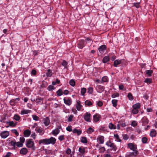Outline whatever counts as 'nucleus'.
I'll return each instance as SVG.
<instances>
[{
    "instance_id": "obj_36",
    "label": "nucleus",
    "mask_w": 157,
    "mask_h": 157,
    "mask_svg": "<svg viewBox=\"0 0 157 157\" xmlns=\"http://www.w3.org/2000/svg\"><path fill=\"white\" fill-rule=\"evenodd\" d=\"M114 137L115 139H116V140L117 142H120L121 141V140L120 139L119 136L117 134L114 135Z\"/></svg>"
},
{
    "instance_id": "obj_27",
    "label": "nucleus",
    "mask_w": 157,
    "mask_h": 157,
    "mask_svg": "<svg viewBox=\"0 0 157 157\" xmlns=\"http://www.w3.org/2000/svg\"><path fill=\"white\" fill-rule=\"evenodd\" d=\"M156 132L155 130H152L150 133V136L151 137L155 136L156 135Z\"/></svg>"
},
{
    "instance_id": "obj_16",
    "label": "nucleus",
    "mask_w": 157,
    "mask_h": 157,
    "mask_svg": "<svg viewBox=\"0 0 157 157\" xmlns=\"http://www.w3.org/2000/svg\"><path fill=\"white\" fill-rule=\"evenodd\" d=\"M66 153L67 154L66 156L67 157H72V154L71 153V150L70 148H68L66 151ZM65 156H66V155H65Z\"/></svg>"
},
{
    "instance_id": "obj_1",
    "label": "nucleus",
    "mask_w": 157,
    "mask_h": 157,
    "mask_svg": "<svg viewBox=\"0 0 157 157\" xmlns=\"http://www.w3.org/2000/svg\"><path fill=\"white\" fill-rule=\"evenodd\" d=\"M56 140V139L55 138L51 137L48 139H45L40 140H39V143L40 144H54L55 143Z\"/></svg>"
},
{
    "instance_id": "obj_49",
    "label": "nucleus",
    "mask_w": 157,
    "mask_h": 157,
    "mask_svg": "<svg viewBox=\"0 0 157 157\" xmlns=\"http://www.w3.org/2000/svg\"><path fill=\"white\" fill-rule=\"evenodd\" d=\"M46 75L49 77H50L52 75V73L50 69L48 70Z\"/></svg>"
},
{
    "instance_id": "obj_25",
    "label": "nucleus",
    "mask_w": 157,
    "mask_h": 157,
    "mask_svg": "<svg viewBox=\"0 0 157 157\" xmlns=\"http://www.w3.org/2000/svg\"><path fill=\"white\" fill-rule=\"evenodd\" d=\"M78 151L80 153L83 155L85 152V149L83 147H80L79 148Z\"/></svg>"
},
{
    "instance_id": "obj_46",
    "label": "nucleus",
    "mask_w": 157,
    "mask_h": 157,
    "mask_svg": "<svg viewBox=\"0 0 157 157\" xmlns=\"http://www.w3.org/2000/svg\"><path fill=\"white\" fill-rule=\"evenodd\" d=\"M108 81V78L107 76H104L101 78V81L103 82H106Z\"/></svg>"
},
{
    "instance_id": "obj_7",
    "label": "nucleus",
    "mask_w": 157,
    "mask_h": 157,
    "mask_svg": "<svg viewBox=\"0 0 157 157\" xmlns=\"http://www.w3.org/2000/svg\"><path fill=\"white\" fill-rule=\"evenodd\" d=\"M106 144L108 147H111L114 151L116 150L117 149L116 146L113 143H112L110 141L107 142Z\"/></svg>"
},
{
    "instance_id": "obj_55",
    "label": "nucleus",
    "mask_w": 157,
    "mask_h": 157,
    "mask_svg": "<svg viewBox=\"0 0 157 157\" xmlns=\"http://www.w3.org/2000/svg\"><path fill=\"white\" fill-rule=\"evenodd\" d=\"M140 2H136L134 3V6L137 8L140 7Z\"/></svg>"
},
{
    "instance_id": "obj_29",
    "label": "nucleus",
    "mask_w": 157,
    "mask_h": 157,
    "mask_svg": "<svg viewBox=\"0 0 157 157\" xmlns=\"http://www.w3.org/2000/svg\"><path fill=\"white\" fill-rule=\"evenodd\" d=\"M140 106V103H138L134 104L133 106V108L136 109H139Z\"/></svg>"
},
{
    "instance_id": "obj_19",
    "label": "nucleus",
    "mask_w": 157,
    "mask_h": 157,
    "mask_svg": "<svg viewBox=\"0 0 157 157\" xmlns=\"http://www.w3.org/2000/svg\"><path fill=\"white\" fill-rule=\"evenodd\" d=\"M82 106L81 105L80 102L79 100L77 101V103L76 104V107L77 109L78 110H80L81 109Z\"/></svg>"
},
{
    "instance_id": "obj_18",
    "label": "nucleus",
    "mask_w": 157,
    "mask_h": 157,
    "mask_svg": "<svg viewBox=\"0 0 157 157\" xmlns=\"http://www.w3.org/2000/svg\"><path fill=\"white\" fill-rule=\"evenodd\" d=\"M31 110L28 109H23L21 111L20 114L21 115L26 114L30 113Z\"/></svg>"
},
{
    "instance_id": "obj_17",
    "label": "nucleus",
    "mask_w": 157,
    "mask_h": 157,
    "mask_svg": "<svg viewBox=\"0 0 157 157\" xmlns=\"http://www.w3.org/2000/svg\"><path fill=\"white\" fill-rule=\"evenodd\" d=\"M27 149L25 147L21 148L20 151V153L22 155H25L28 152Z\"/></svg>"
},
{
    "instance_id": "obj_23",
    "label": "nucleus",
    "mask_w": 157,
    "mask_h": 157,
    "mask_svg": "<svg viewBox=\"0 0 157 157\" xmlns=\"http://www.w3.org/2000/svg\"><path fill=\"white\" fill-rule=\"evenodd\" d=\"M31 132L29 130H25L24 132V134L25 137H29L30 134Z\"/></svg>"
},
{
    "instance_id": "obj_51",
    "label": "nucleus",
    "mask_w": 157,
    "mask_h": 157,
    "mask_svg": "<svg viewBox=\"0 0 157 157\" xmlns=\"http://www.w3.org/2000/svg\"><path fill=\"white\" fill-rule=\"evenodd\" d=\"M128 97L129 99L130 100H132L133 99V97L131 93H129L128 94Z\"/></svg>"
},
{
    "instance_id": "obj_47",
    "label": "nucleus",
    "mask_w": 157,
    "mask_h": 157,
    "mask_svg": "<svg viewBox=\"0 0 157 157\" xmlns=\"http://www.w3.org/2000/svg\"><path fill=\"white\" fill-rule=\"evenodd\" d=\"M138 112V109H134L133 108V109L132 110V113L134 114H136Z\"/></svg>"
},
{
    "instance_id": "obj_63",
    "label": "nucleus",
    "mask_w": 157,
    "mask_h": 157,
    "mask_svg": "<svg viewBox=\"0 0 157 157\" xmlns=\"http://www.w3.org/2000/svg\"><path fill=\"white\" fill-rule=\"evenodd\" d=\"M11 153L10 152H7L3 157H9L11 155Z\"/></svg>"
},
{
    "instance_id": "obj_9",
    "label": "nucleus",
    "mask_w": 157,
    "mask_h": 157,
    "mask_svg": "<svg viewBox=\"0 0 157 157\" xmlns=\"http://www.w3.org/2000/svg\"><path fill=\"white\" fill-rule=\"evenodd\" d=\"M90 113L87 112L84 115V119L86 121L90 122L91 121L90 118Z\"/></svg>"
},
{
    "instance_id": "obj_11",
    "label": "nucleus",
    "mask_w": 157,
    "mask_h": 157,
    "mask_svg": "<svg viewBox=\"0 0 157 157\" xmlns=\"http://www.w3.org/2000/svg\"><path fill=\"white\" fill-rule=\"evenodd\" d=\"M43 122L45 126H48L50 123V121L48 117L44 118L43 119Z\"/></svg>"
},
{
    "instance_id": "obj_56",
    "label": "nucleus",
    "mask_w": 157,
    "mask_h": 157,
    "mask_svg": "<svg viewBox=\"0 0 157 157\" xmlns=\"http://www.w3.org/2000/svg\"><path fill=\"white\" fill-rule=\"evenodd\" d=\"M20 142L22 143V144H23L25 141V139L23 136L21 137L20 138Z\"/></svg>"
},
{
    "instance_id": "obj_37",
    "label": "nucleus",
    "mask_w": 157,
    "mask_h": 157,
    "mask_svg": "<svg viewBox=\"0 0 157 157\" xmlns=\"http://www.w3.org/2000/svg\"><path fill=\"white\" fill-rule=\"evenodd\" d=\"M109 128L110 129H115L116 128V126L111 123H109Z\"/></svg>"
},
{
    "instance_id": "obj_15",
    "label": "nucleus",
    "mask_w": 157,
    "mask_h": 157,
    "mask_svg": "<svg viewBox=\"0 0 157 157\" xmlns=\"http://www.w3.org/2000/svg\"><path fill=\"white\" fill-rule=\"evenodd\" d=\"M100 118V116L99 114H95L93 116V121L95 122H97L99 121Z\"/></svg>"
},
{
    "instance_id": "obj_20",
    "label": "nucleus",
    "mask_w": 157,
    "mask_h": 157,
    "mask_svg": "<svg viewBox=\"0 0 157 157\" xmlns=\"http://www.w3.org/2000/svg\"><path fill=\"white\" fill-rule=\"evenodd\" d=\"M106 49V46L105 45L101 46L99 48V51L101 53H102Z\"/></svg>"
},
{
    "instance_id": "obj_42",
    "label": "nucleus",
    "mask_w": 157,
    "mask_h": 157,
    "mask_svg": "<svg viewBox=\"0 0 157 157\" xmlns=\"http://www.w3.org/2000/svg\"><path fill=\"white\" fill-rule=\"evenodd\" d=\"M70 84L72 86H74L75 85V81L73 79L70 80L69 82Z\"/></svg>"
},
{
    "instance_id": "obj_33",
    "label": "nucleus",
    "mask_w": 157,
    "mask_h": 157,
    "mask_svg": "<svg viewBox=\"0 0 157 157\" xmlns=\"http://www.w3.org/2000/svg\"><path fill=\"white\" fill-rule=\"evenodd\" d=\"M55 89L54 87L51 85H50L47 88V90L49 91H52Z\"/></svg>"
},
{
    "instance_id": "obj_30",
    "label": "nucleus",
    "mask_w": 157,
    "mask_h": 157,
    "mask_svg": "<svg viewBox=\"0 0 157 157\" xmlns=\"http://www.w3.org/2000/svg\"><path fill=\"white\" fill-rule=\"evenodd\" d=\"M144 81L147 84H150L152 82V79L151 78H145Z\"/></svg>"
},
{
    "instance_id": "obj_26",
    "label": "nucleus",
    "mask_w": 157,
    "mask_h": 157,
    "mask_svg": "<svg viewBox=\"0 0 157 157\" xmlns=\"http://www.w3.org/2000/svg\"><path fill=\"white\" fill-rule=\"evenodd\" d=\"M73 132V133H76L78 135H79L81 134L82 132L79 129H77L76 128L74 129Z\"/></svg>"
},
{
    "instance_id": "obj_48",
    "label": "nucleus",
    "mask_w": 157,
    "mask_h": 157,
    "mask_svg": "<svg viewBox=\"0 0 157 157\" xmlns=\"http://www.w3.org/2000/svg\"><path fill=\"white\" fill-rule=\"evenodd\" d=\"M11 132L15 134V135L17 136L19 135V133L16 129H12L11 130Z\"/></svg>"
},
{
    "instance_id": "obj_59",
    "label": "nucleus",
    "mask_w": 157,
    "mask_h": 157,
    "mask_svg": "<svg viewBox=\"0 0 157 157\" xmlns=\"http://www.w3.org/2000/svg\"><path fill=\"white\" fill-rule=\"evenodd\" d=\"M66 130L69 132H71L72 131V127L71 126H68L66 128Z\"/></svg>"
},
{
    "instance_id": "obj_62",
    "label": "nucleus",
    "mask_w": 157,
    "mask_h": 157,
    "mask_svg": "<svg viewBox=\"0 0 157 157\" xmlns=\"http://www.w3.org/2000/svg\"><path fill=\"white\" fill-rule=\"evenodd\" d=\"M137 125V123L135 121H133L132 123V125L133 126L135 127Z\"/></svg>"
},
{
    "instance_id": "obj_31",
    "label": "nucleus",
    "mask_w": 157,
    "mask_h": 157,
    "mask_svg": "<svg viewBox=\"0 0 157 157\" xmlns=\"http://www.w3.org/2000/svg\"><path fill=\"white\" fill-rule=\"evenodd\" d=\"M42 100L41 98H38L36 99L35 101L37 104H40L42 102Z\"/></svg>"
},
{
    "instance_id": "obj_64",
    "label": "nucleus",
    "mask_w": 157,
    "mask_h": 157,
    "mask_svg": "<svg viewBox=\"0 0 157 157\" xmlns=\"http://www.w3.org/2000/svg\"><path fill=\"white\" fill-rule=\"evenodd\" d=\"M128 138V137L127 135H124L123 136V139L125 140H127Z\"/></svg>"
},
{
    "instance_id": "obj_58",
    "label": "nucleus",
    "mask_w": 157,
    "mask_h": 157,
    "mask_svg": "<svg viewBox=\"0 0 157 157\" xmlns=\"http://www.w3.org/2000/svg\"><path fill=\"white\" fill-rule=\"evenodd\" d=\"M119 96V94L118 93H115L113 94L112 96V97L113 98H114Z\"/></svg>"
},
{
    "instance_id": "obj_22",
    "label": "nucleus",
    "mask_w": 157,
    "mask_h": 157,
    "mask_svg": "<svg viewBox=\"0 0 157 157\" xmlns=\"http://www.w3.org/2000/svg\"><path fill=\"white\" fill-rule=\"evenodd\" d=\"M153 71L152 70H147L145 71V75L147 77H150L151 76Z\"/></svg>"
},
{
    "instance_id": "obj_54",
    "label": "nucleus",
    "mask_w": 157,
    "mask_h": 157,
    "mask_svg": "<svg viewBox=\"0 0 157 157\" xmlns=\"http://www.w3.org/2000/svg\"><path fill=\"white\" fill-rule=\"evenodd\" d=\"M147 138L145 137H143L142 139V141L143 143H146L147 141Z\"/></svg>"
},
{
    "instance_id": "obj_4",
    "label": "nucleus",
    "mask_w": 157,
    "mask_h": 157,
    "mask_svg": "<svg viewBox=\"0 0 157 157\" xmlns=\"http://www.w3.org/2000/svg\"><path fill=\"white\" fill-rule=\"evenodd\" d=\"M137 154V151H135L132 152H128L125 156V157H134Z\"/></svg>"
},
{
    "instance_id": "obj_12",
    "label": "nucleus",
    "mask_w": 157,
    "mask_h": 157,
    "mask_svg": "<svg viewBox=\"0 0 157 157\" xmlns=\"http://www.w3.org/2000/svg\"><path fill=\"white\" fill-rule=\"evenodd\" d=\"M97 140L98 142L100 144H102L104 142V137L102 136H99Z\"/></svg>"
},
{
    "instance_id": "obj_57",
    "label": "nucleus",
    "mask_w": 157,
    "mask_h": 157,
    "mask_svg": "<svg viewBox=\"0 0 157 157\" xmlns=\"http://www.w3.org/2000/svg\"><path fill=\"white\" fill-rule=\"evenodd\" d=\"M64 139V135H62L58 137V139L60 141H62Z\"/></svg>"
},
{
    "instance_id": "obj_28",
    "label": "nucleus",
    "mask_w": 157,
    "mask_h": 157,
    "mask_svg": "<svg viewBox=\"0 0 157 157\" xmlns=\"http://www.w3.org/2000/svg\"><path fill=\"white\" fill-rule=\"evenodd\" d=\"M109 59L108 56H105L103 59L102 61L103 63H106L109 61Z\"/></svg>"
},
{
    "instance_id": "obj_44",
    "label": "nucleus",
    "mask_w": 157,
    "mask_h": 157,
    "mask_svg": "<svg viewBox=\"0 0 157 157\" xmlns=\"http://www.w3.org/2000/svg\"><path fill=\"white\" fill-rule=\"evenodd\" d=\"M105 151V149L104 147H100L99 149V151L100 153H103Z\"/></svg>"
},
{
    "instance_id": "obj_2",
    "label": "nucleus",
    "mask_w": 157,
    "mask_h": 157,
    "mask_svg": "<svg viewBox=\"0 0 157 157\" xmlns=\"http://www.w3.org/2000/svg\"><path fill=\"white\" fill-rule=\"evenodd\" d=\"M26 145L28 148H31L33 150H35V147L34 146V143L31 139H29L26 140Z\"/></svg>"
},
{
    "instance_id": "obj_14",
    "label": "nucleus",
    "mask_w": 157,
    "mask_h": 157,
    "mask_svg": "<svg viewBox=\"0 0 157 157\" xmlns=\"http://www.w3.org/2000/svg\"><path fill=\"white\" fill-rule=\"evenodd\" d=\"M7 124H8V126H6V128H8L9 126L14 127L16 126V123H14L13 121H7L6 122Z\"/></svg>"
},
{
    "instance_id": "obj_34",
    "label": "nucleus",
    "mask_w": 157,
    "mask_h": 157,
    "mask_svg": "<svg viewBox=\"0 0 157 157\" xmlns=\"http://www.w3.org/2000/svg\"><path fill=\"white\" fill-rule=\"evenodd\" d=\"M85 104L86 105L88 106L92 105L93 104L90 101L88 100H87L85 101Z\"/></svg>"
},
{
    "instance_id": "obj_10",
    "label": "nucleus",
    "mask_w": 157,
    "mask_h": 157,
    "mask_svg": "<svg viewBox=\"0 0 157 157\" xmlns=\"http://www.w3.org/2000/svg\"><path fill=\"white\" fill-rule=\"evenodd\" d=\"M128 147L132 150L135 151L136 149V146L132 143H129L128 144Z\"/></svg>"
},
{
    "instance_id": "obj_6",
    "label": "nucleus",
    "mask_w": 157,
    "mask_h": 157,
    "mask_svg": "<svg viewBox=\"0 0 157 157\" xmlns=\"http://www.w3.org/2000/svg\"><path fill=\"white\" fill-rule=\"evenodd\" d=\"M61 128V126H59L58 127V128H56L52 130V134L54 136H57L60 132V130L59 129Z\"/></svg>"
},
{
    "instance_id": "obj_50",
    "label": "nucleus",
    "mask_w": 157,
    "mask_h": 157,
    "mask_svg": "<svg viewBox=\"0 0 157 157\" xmlns=\"http://www.w3.org/2000/svg\"><path fill=\"white\" fill-rule=\"evenodd\" d=\"M86 41L87 44H89V45H91L92 44V41L88 38L86 39Z\"/></svg>"
},
{
    "instance_id": "obj_24",
    "label": "nucleus",
    "mask_w": 157,
    "mask_h": 157,
    "mask_svg": "<svg viewBox=\"0 0 157 157\" xmlns=\"http://www.w3.org/2000/svg\"><path fill=\"white\" fill-rule=\"evenodd\" d=\"M121 63V60L117 59L114 62V65L117 67V65L120 64Z\"/></svg>"
},
{
    "instance_id": "obj_3",
    "label": "nucleus",
    "mask_w": 157,
    "mask_h": 157,
    "mask_svg": "<svg viewBox=\"0 0 157 157\" xmlns=\"http://www.w3.org/2000/svg\"><path fill=\"white\" fill-rule=\"evenodd\" d=\"M95 89L98 92L101 93L104 91V88L103 86L98 85L96 86Z\"/></svg>"
},
{
    "instance_id": "obj_13",
    "label": "nucleus",
    "mask_w": 157,
    "mask_h": 157,
    "mask_svg": "<svg viewBox=\"0 0 157 157\" xmlns=\"http://www.w3.org/2000/svg\"><path fill=\"white\" fill-rule=\"evenodd\" d=\"M63 101L64 103L66 105H70L71 104V99L69 98H64Z\"/></svg>"
},
{
    "instance_id": "obj_41",
    "label": "nucleus",
    "mask_w": 157,
    "mask_h": 157,
    "mask_svg": "<svg viewBox=\"0 0 157 157\" xmlns=\"http://www.w3.org/2000/svg\"><path fill=\"white\" fill-rule=\"evenodd\" d=\"M16 145L18 147H20L23 146V144L20 142H17L16 143Z\"/></svg>"
},
{
    "instance_id": "obj_32",
    "label": "nucleus",
    "mask_w": 157,
    "mask_h": 157,
    "mask_svg": "<svg viewBox=\"0 0 157 157\" xmlns=\"http://www.w3.org/2000/svg\"><path fill=\"white\" fill-rule=\"evenodd\" d=\"M86 91V89L85 88H82L81 89V93L82 95H84Z\"/></svg>"
},
{
    "instance_id": "obj_61",
    "label": "nucleus",
    "mask_w": 157,
    "mask_h": 157,
    "mask_svg": "<svg viewBox=\"0 0 157 157\" xmlns=\"http://www.w3.org/2000/svg\"><path fill=\"white\" fill-rule=\"evenodd\" d=\"M10 144L14 148H15L16 145V143L15 142L12 141L10 142Z\"/></svg>"
},
{
    "instance_id": "obj_40",
    "label": "nucleus",
    "mask_w": 157,
    "mask_h": 157,
    "mask_svg": "<svg viewBox=\"0 0 157 157\" xmlns=\"http://www.w3.org/2000/svg\"><path fill=\"white\" fill-rule=\"evenodd\" d=\"M93 89L92 87H90L88 89L87 92L90 94H91L93 93Z\"/></svg>"
},
{
    "instance_id": "obj_39",
    "label": "nucleus",
    "mask_w": 157,
    "mask_h": 157,
    "mask_svg": "<svg viewBox=\"0 0 157 157\" xmlns=\"http://www.w3.org/2000/svg\"><path fill=\"white\" fill-rule=\"evenodd\" d=\"M94 131V129L91 127L89 128L87 131V132L88 134H90Z\"/></svg>"
},
{
    "instance_id": "obj_5",
    "label": "nucleus",
    "mask_w": 157,
    "mask_h": 157,
    "mask_svg": "<svg viewBox=\"0 0 157 157\" xmlns=\"http://www.w3.org/2000/svg\"><path fill=\"white\" fill-rule=\"evenodd\" d=\"M9 135V132L7 131L2 132L1 134V136L2 138L5 139L7 138Z\"/></svg>"
},
{
    "instance_id": "obj_43",
    "label": "nucleus",
    "mask_w": 157,
    "mask_h": 157,
    "mask_svg": "<svg viewBox=\"0 0 157 157\" xmlns=\"http://www.w3.org/2000/svg\"><path fill=\"white\" fill-rule=\"evenodd\" d=\"M74 117V116L72 115H70L68 116V118L67 120L68 121L70 122L72 120V119Z\"/></svg>"
},
{
    "instance_id": "obj_53",
    "label": "nucleus",
    "mask_w": 157,
    "mask_h": 157,
    "mask_svg": "<svg viewBox=\"0 0 157 157\" xmlns=\"http://www.w3.org/2000/svg\"><path fill=\"white\" fill-rule=\"evenodd\" d=\"M14 119L16 121H18L20 120V117L17 115H15L14 117Z\"/></svg>"
},
{
    "instance_id": "obj_8",
    "label": "nucleus",
    "mask_w": 157,
    "mask_h": 157,
    "mask_svg": "<svg viewBox=\"0 0 157 157\" xmlns=\"http://www.w3.org/2000/svg\"><path fill=\"white\" fill-rule=\"evenodd\" d=\"M36 131L38 133H39L40 135H43L44 133V130L40 127H37L36 128Z\"/></svg>"
},
{
    "instance_id": "obj_60",
    "label": "nucleus",
    "mask_w": 157,
    "mask_h": 157,
    "mask_svg": "<svg viewBox=\"0 0 157 157\" xmlns=\"http://www.w3.org/2000/svg\"><path fill=\"white\" fill-rule=\"evenodd\" d=\"M67 63L64 60L63 61L62 63V65L65 68L66 67L67 65Z\"/></svg>"
},
{
    "instance_id": "obj_45",
    "label": "nucleus",
    "mask_w": 157,
    "mask_h": 157,
    "mask_svg": "<svg viewBox=\"0 0 157 157\" xmlns=\"http://www.w3.org/2000/svg\"><path fill=\"white\" fill-rule=\"evenodd\" d=\"M81 142L84 143H86L87 142V140L85 137H82L81 138Z\"/></svg>"
},
{
    "instance_id": "obj_21",
    "label": "nucleus",
    "mask_w": 157,
    "mask_h": 157,
    "mask_svg": "<svg viewBox=\"0 0 157 157\" xmlns=\"http://www.w3.org/2000/svg\"><path fill=\"white\" fill-rule=\"evenodd\" d=\"M85 45L84 40H81L78 45V47L80 48H83Z\"/></svg>"
},
{
    "instance_id": "obj_52",
    "label": "nucleus",
    "mask_w": 157,
    "mask_h": 157,
    "mask_svg": "<svg viewBox=\"0 0 157 157\" xmlns=\"http://www.w3.org/2000/svg\"><path fill=\"white\" fill-rule=\"evenodd\" d=\"M32 116L34 120L38 121L39 119V118L36 115H33Z\"/></svg>"
},
{
    "instance_id": "obj_35",
    "label": "nucleus",
    "mask_w": 157,
    "mask_h": 157,
    "mask_svg": "<svg viewBox=\"0 0 157 157\" xmlns=\"http://www.w3.org/2000/svg\"><path fill=\"white\" fill-rule=\"evenodd\" d=\"M57 95L58 96H60L63 94V91L61 89H59L56 92Z\"/></svg>"
},
{
    "instance_id": "obj_38",
    "label": "nucleus",
    "mask_w": 157,
    "mask_h": 157,
    "mask_svg": "<svg viewBox=\"0 0 157 157\" xmlns=\"http://www.w3.org/2000/svg\"><path fill=\"white\" fill-rule=\"evenodd\" d=\"M112 102L113 104V106L116 107L117 105V100L115 99L113 100L112 101Z\"/></svg>"
}]
</instances>
